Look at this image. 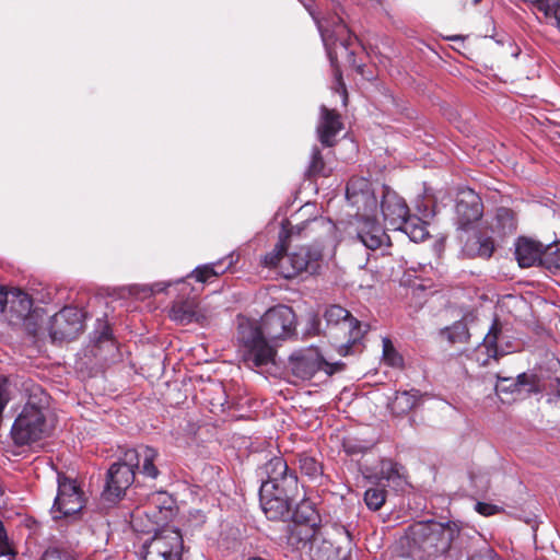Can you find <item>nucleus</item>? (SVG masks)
<instances>
[{"instance_id": "obj_23", "label": "nucleus", "mask_w": 560, "mask_h": 560, "mask_svg": "<svg viewBox=\"0 0 560 560\" xmlns=\"http://www.w3.org/2000/svg\"><path fill=\"white\" fill-rule=\"evenodd\" d=\"M128 451H133L137 455V467L140 468V472L149 478L155 479L159 475V470L154 465L159 453L155 448L150 446H140L138 448H129Z\"/></svg>"}, {"instance_id": "obj_34", "label": "nucleus", "mask_w": 560, "mask_h": 560, "mask_svg": "<svg viewBox=\"0 0 560 560\" xmlns=\"http://www.w3.org/2000/svg\"><path fill=\"white\" fill-rule=\"evenodd\" d=\"M308 172L313 175L328 176L329 172L325 168V163L322 158L320 151L315 148L312 153V160L310 163Z\"/></svg>"}, {"instance_id": "obj_14", "label": "nucleus", "mask_w": 560, "mask_h": 560, "mask_svg": "<svg viewBox=\"0 0 560 560\" xmlns=\"http://www.w3.org/2000/svg\"><path fill=\"white\" fill-rule=\"evenodd\" d=\"M33 300L31 296L18 289L10 290L4 285H0V312L5 319L12 325L23 323L31 314Z\"/></svg>"}, {"instance_id": "obj_18", "label": "nucleus", "mask_w": 560, "mask_h": 560, "mask_svg": "<svg viewBox=\"0 0 560 560\" xmlns=\"http://www.w3.org/2000/svg\"><path fill=\"white\" fill-rule=\"evenodd\" d=\"M455 210L462 229H466L469 224L478 221L483 213L479 195L469 188L463 189L458 194Z\"/></svg>"}, {"instance_id": "obj_43", "label": "nucleus", "mask_w": 560, "mask_h": 560, "mask_svg": "<svg viewBox=\"0 0 560 560\" xmlns=\"http://www.w3.org/2000/svg\"><path fill=\"white\" fill-rule=\"evenodd\" d=\"M476 511L485 516H490L495 514L499 511V509L497 505L493 504L478 502L476 504Z\"/></svg>"}, {"instance_id": "obj_12", "label": "nucleus", "mask_w": 560, "mask_h": 560, "mask_svg": "<svg viewBox=\"0 0 560 560\" xmlns=\"http://www.w3.org/2000/svg\"><path fill=\"white\" fill-rule=\"evenodd\" d=\"M324 317L328 325L339 326L348 335L347 343L339 346L338 351L342 355H347L349 349L355 346L366 331L363 325L340 305L327 307Z\"/></svg>"}, {"instance_id": "obj_38", "label": "nucleus", "mask_w": 560, "mask_h": 560, "mask_svg": "<svg viewBox=\"0 0 560 560\" xmlns=\"http://www.w3.org/2000/svg\"><path fill=\"white\" fill-rule=\"evenodd\" d=\"M448 339L452 342H464L468 339V329L464 323H456L448 330Z\"/></svg>"}, {"instance_id": "obj_9", "label": "nucleus", "mask_w": 560, "mask_h": 560, "mask_svg": "<svg viewBox=\"0 0 560 560\" xmlns=\"http://www.w3.org/2000/svg\"><path fill=\"white\" fill-rule=\"evenodd\" d=\"M296 489L261 483L259 500L265 515L272 521L288 518L293 503V492Z\"/></svg>"}, {"instance_id": "obj_13", "label": "nucleus", "mask_w": 560, "mask_h": 560, "mask_svg": "<svg viewBox=\"0 0 560 560\" xmlns=\"http://www.w3.org/2000/svg\"><path fill=\"white\" fill-rule=\"evenodd\" d=\"M84 315L72 306L63 307L50 319L49 335L52 341H67L77 338L84 328Z\"/></svg>"}, {"instance_id": "obj_4", "label": "nucleus", "mask_w": 560, "mask_h": 560, "mask_svg": "<svg viewBox=\"0 0 560 560\" xmlns=\"http://www.w3.org/2000/svg\"><path fill=\"white\" fill-rule=\"evenodd\" d=\"M287 238L288 234L283 228L275 248L264 257L262 265L277 269L285 279L294 278L302 272H314L322 257V250L301 246L287 253Z\"/></svg>"}, {"instance_id": "obj_30", "label": "nucleus", "mask_w": 560, "mask_h": 560, "mask_svg": "<svg viewBox=\"0 0 560 560\" xmlns=\"http://www.w3.org/2000/svg\"><path fill=\"white\" fill-rule=\"evenodd\" d=\"M151 516L155 517V513L152 512L150 514V512L147 511V510L142 511L140 509H137L131 514L130 524L135 528V530H137V532L150 533V532L154 530L155 529V525L159 524V521L151 520Z\"/></svg>"}, {"instance_id": "obj_20", "label": "nucleus", "mask_w": 560, "mask_h": 560, "mask_svg": "<svg viewBox=\"0 0 560 560\" xmlns=\"http://www.w3.org/2000/svg\"><path fill=\"white\" fill-rule=\"evenodd\" d=\"M267 480L269 483L282 488H298V478L289 472L288 464L282 457H273L265 465Z\"/></svg>"}, {"instance_id": "obj_19", "label": "nucleus", "mask_w": 560, "mask_h": 560, "mask_svg": "<svg viewBox=\"0 0 560 560\" xmlns=\"http://www.w3.org/2000/svg\"><path fill=\"white\" fill-rule=\"evenodd\" d=\"M501 339L500 324L494 320L482 342L476 349V360L480 365H489L492 360L497 361L499 357L510 352L509 349L502 347Z\"/></svg>"}, {"instance_id": "obj_27", "label": "nucleus", "mask_w": 560, "mask_h": 560, "mask_svg": "<svg viewBox=\"0 0 560 560\" xmlns=\"http://www.w3.org/2000/svg\"><path fill=\"white\" fill-rule=\"evenodd\" d=\"M420 397L418 389L397 392L392 402V410L397 415L407 413L417 406Z\"/></svg>"}, {"instance_id": "obj_44", "label": "nucleus", "mask_w": 560, "mask_h": 560, "mask_svg": "<svg viewBox=\"0 0 560 560\" xmlns=\"http://www.w3.org/2000/svg\"><path fill=\"white\" fill-rule=\"evenodd\" d=\"M387 465H388L387 469L385 468V465H383L381 474H382L383 478H385L386 480H390L393 478L394 474H398V470H397V466L395 464L388 463Z\"/></svg>"}, {"instance_id": "obj_40", "label": "nucleus", "mask_w": 560, "mask_h": 560, "mask_svg": "<svg viewBox=\"0 0 560 560\" xmlns=\"http://www.w3.org/2000/svg\"><path fill=\"white\" fill-rule=\"evenodd\" d=\"M320 331V320L316 314H310L307 318L306 335L316 336Z\"/></svg>"}, {"instance_id": "obj_31", "label": "nucleus", "mask_w": 560, "mask_h": 560, "mask_svg": "<svg viewBox=\"0 0 560 560\" xmlns=\"http://www.w3.org/2000/svg\"><path fill=\"white\" fill-rule=\"evenodd\" d=\"M386 501V490L380 487H371L365 490L364 502L372 511H378Z\"/></svg>"}, {"instance_id": "obj_10", "label": "nucleus", "mask_w": 560, "mask_h": 560, "mask_svg": "<svg viewBox=\"0 0 560 560\" xmlns=\"http://www.w3.org/2000/svg\"><path fill=\"white\" fill-rule=\"evenodd\" d=\"M84 506L83 492L77 482L67 476L58 475V492L51 508L52 518L58 520L79 513Z\"/></svg>"}, {"instance_id": "obj_32", "label": "nucleus", "mask_w": 560, "mask_h": 560, "mask_svg": "<svg viewBox=\"0 0 560 560\" xmlns=\"http://www.w3.org/2000/svg\"><path fill=\"white\" fill-rule=\"evenodd\" d=\"M383 342V360L384 362L393 368H399L402 365V357L396 351L389 338L385 337Z\"/></svg>"}, {"instance_id": "obj_5", "label": "nucleus", "mask_w": 560, "mask_h": 560, "mask_svg": "<svg viewBox=\"0 0 560 560\" xmlns=\"http://www.w3.org/2000/svg\"><path fill=\"white\" fill-rule=\"evenodd\" d=\"M306 10L310 12L312 18L317 24L318 31L322 36V40L324 43V46L326 48L328 58L330 60V63L335 71V78L337 82V91L341 93L342 95V103L343 105L347 104V90L345 86V83L342 82L341 72L339 71L337 67V58H338V46L345 50H348V46L350 45V31L348 30V26L342 22L339 21L335 24L334 28L329 31L328 28H325L323 24L316 19L312 7L308 4H304Z\"/></svg>"}, {"instance_id": "obj_29", "label": "nucleus", "mask_w": 560, "mask_h": 560, "mask_svg": "<svg viewBox=\"0 0 560 560\" xmlns=\"http://www.w3.org/2000/svg\"><path fill=\"white\" fill-rule=\"evenodd\" d=\"M231 265H232V260H230L229 265H226L224 267H223L222 260L213 262V264H206V265L196 267L194 269V271L191 272V275L198 282L203 283V282L209 281L211 278H215L219 275L225 272V270H228L231 267Z\"/></svg>"}, {"instance_id": "obj_35", "label": "nucleus", "mask_w": 560, "mask_h": 560, "mask_svg": "<svg viewBox=\"0 0 560 560\" xmlns=\"http://www.w3.org/2000/svg\"><path fill=\"white\" fill-rule=\"evenodd\" d=\"M532 4L549 19L559 8L560 0H530Z\"/></svg>"}, {"instance_id": "obj_28", "label": "nucleus", "mask_w": 560, "mask_h": 560, "mask_svg": "<svg viewBox=\"0 0 560 560\" xmlns=\"http://www.w3.org/2000/svg\"><path fill=\"white\" fill-rule=\"evenodd\" d=\"M492 229L501 235L515 232L516 219L514 212L508 208H499L494 217Z\"/></svg>"}, {"instance_id": "obj_42", "label": "nucleus", "mask_w": 560, "mask_h": 560, "mask_svg": "<svg viewBox=\"0 0 560 560\" xmlns=\"http://www.w3.org/2000/svg\"><path fill=\"white\" fill-rule=\"evenodd\" d=\"M40 560H73L69 555L57 549H49L44 552Z\"/></svg>"}, {"instance_id": "obj_33", "label": "nucleus", "mask_w": 560, "mask_h": 560, "mask_svg": "<svg viewBox=\"0 0 560 560\" xmlns=\"http://www.w3.org/2000/svg\"><path fill=\"white\" fill-rule=\"evenodd\" d=\"M299 464L301 471L311 478L319 477L323 472L322 465L314 457L306 454L300 456Z\"/></svg>"}, {"instance_id": "obj_41", "label": "nucleus", "mask_w": 560, "mask_h": 560, "mask_svg": "<svg viewBox=\"0 0 560 560\" xmlns=\"http://www.w3.org/2000/svg\"><path fill=\"white\" fill-rule=\"evenodd\" d=\"M548 250L547 261L549 266L560 270V245H557L555 249L550 247Z\"/></svg>"}, {"instance_id": "obj_48", "label": "nucleus", "mask_w": 560, "mask_h": 560, "mask_svg": "<svg viewBox=\"0 0 560 560\" xmlns=\"http://www.w3.org/2000/svg\"><path fill=\"white\" fill-rule=\"evenodd\" d=\"M474 2L477 4V3H479V2H480V0H474Z\"/></svg>"}, {"instance_id": "obj_46", "label": "nucleus", "mask_w": 560, "mask_h": 560, "mask_svg": "<svg viewBox=\"0 0 560 560\" xmlns=\"http://www.w3.org/2000/svg\"><path fill=\"white\" fill-rule=\"evenodd\" d=\"M526 380H527V375L526 374L518 375L517 382H515L513 384L514 385V389L512 392H520L521 390V386L524 385Z\"/></svg>"}, {"instance_id": "obj_36", "label": "nucleus", "mask_w": 560, "mask_h": 560, "mask_svg": "<svg viewBox=\"0 0 560 560\" xmlns=\"http://www.w3.org/2000/svg\"><path fill=\"white\" fill-rule=\"evenodd\" d=\"M306 226H311L312 230H315L316 228L320 226V228H323L325 230V232L329 236H335L336 226L332 223V221H330L329 219L318 218V219H313L312 221H307V222L304 223L303 226H301V231L303 229H305ZM299 232H300V229H299Z\"/></svg>"}, {"instance_id": "obj_21", "label": "nucleus", "mask_w": 560, "mask_h": 560, "mask_svg": "<svg viewBox=\"0 0 560 560\" xmlns=\"http://www.w3.org/2000/svg\"><path fill=\"white\" fill-rule=\"evenodd\" d=\"M342 129V122L339 114L334 109L325 106L320 107V121L317 127L319 141L326 145H334V138Z\"/></svg>"}, {"instance_id": "obj_3", "label": "nucleus", "mask_w": 560, "mask_h": 560, "mask_svg": "<svg viewBox=\"0 0 560 560\" xmlns=\"http://www.w3.org/2000/svg\"><path fill=\"white\" fill-rule=\"evenodd\" d=\"M458 535L455 524L436 522L417 523L409 527L405 546L415 560H427L446 552Z\"/></svg>"}, {"instance_id": "obj_2", "label": "nucleus", "mask_w": 560, "mask_h": 560, "mask_svg": "<svg viewBox=\"0 0 560 560\" xmlns=\"http://www.w3.org/2000/svg\"><path fill=\"white\" fill-rule=\"evenodd\" d=\"M26 390L28 392L27 400L11 428V438L16 445L35 443L50 432L47 420L48 395L38 385H31Z\"/></svg>"}, {"instance_id": "obj_11", "label": "nucleus", "mask_w": 560, "mask_h": 560, "mask_svg": "<svg viewBox=\"0 0 560 560\" xmlns=\"http://www.w3.org/2000/svg\"><path fill=\"white\" fill-rule=\"evenodd\" d=\"M349 205L355 209V218L376 214L378 201L372 183L364 177H353L346 189Z\"/></svg>"}, {"instance_id": "obj_1", "label": "nucleus", "mask_w": 560, "mask_h": 560, "mask_svg": "<svg viewBox=\"0 0 560 560\" xmlns=\"http://www.w3.org/2000/svg\"><path fill=\"white\" fill-rule=\"evenodd\" d=\"M296 316L283 304L270 307L259 320H244L238 326L240 355L249 369H266L276 362L279 342L295 335Z\"/></svg>"}, {"instance_id": "obj_17", "label": "nucleus", "mask_w": 560, "mask_h": 560, "mask_svg": "<svg viewBox=\"0 0 560 560\" xmlns=\"http://www.w3.org/2000/svg\"><path fill=\"white\" fill-rule=\"evenodd\" d=\"M380 194L382 196L380 208L384 221L390 229L396 230L409 214V208L396 191L386 186L381 187Z\"/></svg>"}, {"instance_id": "obj_37", "label": "nucleus", "mask_w": 560, "mask_h": 560, "mask_svg": "<svg viewBox=\"0 0 560 560\" xmlns=\"http://www.w3.org/2000/svg\"><path fill=\"white\" fill-rule=\"evenodd\" d=\"M15 552L8 537L3 523L0 521V557L14 558Z\"/></svg>"}, {"instance_id": "obj_45", "label": "nucleus", "mask_w": 560, "mask_h": 560, "mask_svg": "<svg viewBox=\"0 0 560 560\" xmlns=\"http://www.w3.org/2000/svg\"><path fill=\"white\" fill-rule=\"evenodd\" d=\"M171 284H172L171 282H156L151 285L150 291H151V293L162 292Z\"/></svg>"}, {"instance_id": "obj_47", "label": "nucleus", "mask_w": 560, "mask_h": 560, "mask_svg": "<svg viewBox=\"0 0 560 560\" xmlns=\"http://www.w3.org/2000/svg\"><path fill=\"white\" fill-rule=\"evenodd\" d=\"M164 495H165V493H163V492H160V493L153 494L152 500H154V499H160V498H162V497H164Z\"/></svg>"}, {"instance_id": "obj_6", "label": "nucleus", "mask_w": 560, "mask_h": 560, "mask_svg": "<svg viewBox=\"0 0 560 560\" xmlns=\"http://www.w3.org/2000/svg\"><path fill=\"white\" fill-rule=\"evenodd\" d=\"M184 542L176 528H164L143 545L141 560H182Z\"/></svg>"}, {"instance_id": "obj_16", "label": "nucleus", "mask_w": 560, "mask_h": 560, "mask_svg": "<svg viewBox=\"0 0 560 560\" xmlns=\"http://www.w3.org/2000/svg\"><path fill=\"white\" fill-rule=\"evenodd\" d=\"M375 215L357 218V237L370 250L390 245L388 235L383 226L376 222Z\"/></svg>"}, {"instance_id": "obj_7", "label": "nucleus", "mask_w": 560, "mask_h": 560, "mask_svg": "<svg viewBox=\"0 0 560 560\" xmlns=\"http://www.w3.org/2000/svg\"><path fill=\"white\" fill-rule=\"evenodd\" d=\"M342 362L326 361L316 348L299 350L290 357V369L294 376L301 380L312 378L318 371L331 375L343 369Z\"/></svg>"}, {"instance_id": "obj_25", "label": "nucleus", "mask_w": 560, "mask_h": 560, "mask_svg": "<svg viewBox=\"0 0 560 560\" xmlns=\"http://www.w3.org/2000/svg\"><path fill=\"white\" fill-rule=\"evenodd\" d=\"M395 231L404 232L411 241L420 242L428 236L427 223L418 217L407 215Z\"/></svg>"}, {"instance_id": "obj_8", "label": "nucleus", "mask_w": 560, "mask_h": 560, "mask_svg": "<svg viewBox=\"0 0 560 560\" xmlns=\"http://www.w3.org/2000/svg\"><path fill=\"white\" fill-rule=\"evenodd\" d=\"M136 467L137 455L133 451H125L121 459L110 466L104 491L107 500H117L125 494L135 481Z\"/></svg>"}, {"instance_id": "obj_22", "label": "nucleus", "mask_w": 560, "mask_h": 560, "mask_svg": "<svg viewBox=\"0 0 560 560\" xmlns=\"http://www.w3.org/2000/svg\"><path fill=\"white\" fill-rule=\"evenodd\" d=\"M544 249L541 243L520 237L515 244V258L520 267L528 268L541 261Z\"/></svg>"}, {"instance_id": "obj_39", "label": "nucleus", "mask_w": 560, "mask_h": 560, "mask_svg": "<svg viewBox=\"0 0 560 560\" xmlns=\"http://www.w3.org/2000/svg\"><path fill=\"white\" fill-rule=\"evenodd\" d=\"M342 446L348 455L363 454L369 448L368 445L360 444L350 438L343 440Z\"/></svg>"}, {"instance_id": "obj_24", "label": "nucleus", "mask_w": 560, "mask_h": 560, "mask_svg": "<svg viewBox=\"0 0 560 560\" xmlns=\"http://www.w3.org/2000/svg\"><path fill=\"white\" fill-rule=\"evenodd\" d=\"M170 317L183 325L199 322L198 305L192 300L175 302L170 311Z\"/></svg>"}, {"instance_id": "obj_15", "label": "nucleus", "mask_w": 560, "mask_h": 560, "mask_svg": "<svg viewBox=\"0 0 560 560\" xmlns=\"http://www.w3.org/2000/svg\"><path fill=\"white\" fill-rule=\"evenodd\" d=\"M340 535L345 546H335L330 540L315 536L308 544L313 560H350L351 535L345 527H340Z\"/></svg>"}, {"instance_id": "obj_26", "label": "nucleus", "mask_w": 560, "mask_h": 560, "mask_svg": "<svg viewBox=\"0 0 560 560\" xmlns=\"http://www.w3.org/2000/svg\"><path fill=\"white\" fill-rule=\"evenodd\" d=\"M494 250V244L490 237L475 235L468 240L464 246V252L468 256H478L482 258L491 257Z\"/></svg>"}]
</instances>
